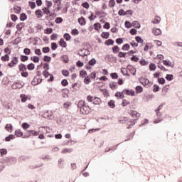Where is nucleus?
Segmentation results:
<instances>
[{
    "label": "nucleus",
    "instance_id": "f257e3e1",
    "mask_svg": "<svg viewBox=\"0 0 182 182\" xmlns=\"http://www.w3.org/2000/svg\"><path fill=\"white\" fill-rule=\"evenodd\" d=\"M87 101L93 103V105H102V100L97 97H93L92 95H88L87 97Z\"/></svg>",
    "mask_w": 182,
    "mask_h": 182
},
{
    "label": "nucleus",
    "instance_id": "f03ea898",
    "mask_svg": "<svg viewBox=\"0 0 182 182\" xmlns=\"http://www.w3.org/2000/svg\"><path fill=\"white\" fill-rule=\"evenodd\" d=\"M139 82L141 85H143V86H145V87H150L153 85V83H151L149 79L144 77H141L139 79Z\"/></svg>",
    "mask_w": 182,
    "mask_h": 182
},
{
    "label": "nucleus",
    "instance_id": "7ed1b4c3",
    "mask_svg": "<svg viewBox=\"0 0 182 182\" xmlns=\"http://www.w3.org/2000/svg\"><path fill=\"white\" fill-rule=\"evenodd\" d=\"M129 114H130L133 119H135V120H139V117H140L141 114L136 110L131 109L129 112Z\"/></svg>",
    "mask_w": 182,
    "mask_h": 182
},
{
    "label": "nucleus",
    "instance_id": "20e7f679",
    "mask_svg": "<svg viewBox=\"0 0 182 182\" xmlns=\"http://www.w3.org/2000/svg\"><path fill=\"white\" fill-rule=\"evenodd\" d=\"M80 112L82 113V114H89L90 112H92V109L89 105H84L81 109Z\"/></svg>",
    "mask_w": 182,
    "mask_h": 182
},
{
    "label": "nucleus",
    "instance_id": "39448f33",
    "mask_svg": "<svg viewBox=\"0 0 182 182\" xmlns=\"http://www.w3.org/2000/svg\"><path fill=\"white\" fill-rule=\"evenodd\" d=\"M27 132L29 134L28 135H24V136H23V139H29L31 136H39V132L35 130H28Z\"/></svg>",
    "mask_w": 182,
    "mask_h": 182
},
{
    "label": "nucleus",
    "instance_id": "423d86ee",
    "mask_svg": "<svg viewBox=\"0 0 182 182\" xmlns=\"http://www.w3.org/2000/svg\"><path fill=\"white\" fill-rule=\"evenodd\" d=\"M78 55L79 56H87V55H90V52H89V50H87L85 48H82L78 50Z\"/></svg>",
    "mask_w": 182,
    "mask_h": 182
},
{
    "label": "nucleus",
    "instance_id": "0eeeda50",
    "mask_svg": "<svg viewBox=\"0 0 182 182\" xmlns=\"http://www.w3.org/2000/svg\"><path fill=\"white\" fill-rule=\"evenodd\" d=\"M18 62H19L18 57H14L11 62L8 63V66H9V68H14L16 65H18Z\"/></svg>",
    "mask_w": 182,
    "mask_h": 182
},
{
    "label": "nucleus",
    "instance_id": "6e6552de",
    "mask_svg": "<svg viewBox=\"0 0 182 182\" xmlns=\"http://www.w3.org/2000/svg\"><path fill=\"white\" fill-rule=\"evenodd\" d=\"M20 98L22 103H25L26 100H31L32 99V97L31 95H26L25 94H21L20 95Z\"/></svg>",
    "mask_w": 182,
    "mask_h": 182
},
{
    "label": "nucleus",
    "instance_id": "1a4fd4ad",
    "mask_svg": "<svg viewBox=\"0 0 182 182\" xmlns=\"http://www.w3.org/2000/svg\"><path fill=\"white\" fill-rule=\"evenodd\" d=\"M127 70H128V73L133 75V76L136 75V68H134V67H133L132 65H128Z\"/></svg>",
    "mask_w": 182,
    "mask_h": 182
},
{
    "label": "nucleus",
    "instance_id": "9d476101",
    "mask_svg": "<svg viewBox=\"0 0 182 182\" xmlns=\"http://www.w3.org/2000/svg\"><path fill=\"white\" fill-rule=\"evenodd\" d=\"M12 89H22L23 87V85L21 82H14L11 85Z\"/></svg>",
    "mask_w": 182,
    "mask_h": 182
},
{
    "label": "nucleus",
    "instance_id": "9b49d317",
    "mask_svg": "<svg viewBox=\"0 0 182 182\" xmlns=\"http://www.w3.org/2000/svg\"><path fill=\"white\" fill-rule=\"evenodd\" d=\"M123 93H125L127 96H134V91L132 90L125 89L123 90Z\"/></svg>",
    "mask_w": 182,
    "mask_h": 182
},
{
    "label": "nucleus",
    "instance_id": "f8f14e48",
    "mask_svg": "<svg viewBox=\"0 0 182 182\" xmlns=\"http://www.w3.org/2000/svg\"><path fill=\"white\" fill-rule=\"evenodd\" d=\"M35 15L37 16V18H42L43 16V13L42 12V10L38 9L35 11Z\"/></svg>",
    "mask_w": 182,
    "mask_h": 182
},
{
    "label": "nucleus",
    "instance_id": "ddd939ff",
    "mask_svg": "<svg viewBox=\"0 0 182 182\" xmlns=\"http://www.w3.org/2000/svg\"><path fill=\"white\" fill-rule=\"evenodd\" d=\"M154 35L156 36H159V35H161V30L160 28H154L152 31Z\"/></svg>",
    "mask_w": 182,
    "mask_h": 182
},
{
    "label": "nucleus",
    "instance_id": "4468645a",
    "mask_svg": "<svg viewBox=\"0 0 182 182\" xmlns=\"http://www.w3.org/2000/svg\"><path fill=\"white\" fill-rule=\"evenodd\" d=\"M18 69H19L20 72H25L27 70L26 65L25 64L21 63L18 65Z\"/></svg>",
    "mask_w": 182,
    "mask_h": 182
},
{
    "label": "nucleus",
    "instance_id": "2eb2a0df",
    "mask_svg": "<svg viewBox=\"0 0 182 182\" xmlns=\"http://www.w3.org/2000/svg\"><path fill=\"white\" fill-rule=\"evenodd\" d=\"M44 15H50V9H49L48 7H44L42 9Z\"/></svg>",
    "mask_w": 182,
    "mask_h": 182
},
{
    "label": "nucleus",
    "instance_id": "dca6fc26",
    "mask_svg": "<svg viewBox=\"0 0 182 182\" xmlns=\"http://www.w3.org/2000/svg\"><path fill=\"white\" fill-rule=\"evenodd\" d=\"M123 91L122 92H117L115 94V97H117L118 99H123L124 97V95H123Z\"/></svg>",
    "mask_w": 182,
    "mask_h": 182
},
{
    "label": "nucleus",
    "instance_id": "f3484780",
    "mask_svg": "<svg viewBox=\"0 0 182 182\" xmlns=\"http://www.w3.org/2000/svg\"><path fill=\"white\" fill-rule=\"evenodd\" d=\"M15 136H16V137H22L23 136V132H22L21 129H17L15 131Z\"/></svg>",
    "mask_w": 182,
    "mask_h": 182
},
{
    "label": "nucleus",
    "instance_id": "a211bd4d",
    "mask_svg": "<svg viewBox=\"0 0 182 182\" xmlns=\"http://www.w3.org/2000/svg\"><path fill=\"white\" fill-rule=\"evenodd\" d=\"M84 106H86V102L84 100H80L77 103V107L82 109Z\"/></svg>",
    "mask_w": 182,
    "mask_h": 182
},
{
    "label": "nucleus",
    "instance_id": "6ab92c4d",
    "mask_svg": "<svg viewBox=\"0 0 182 182\" xmlns=\"http://www.w3.org/2000/svg\"><path fill=\"white\" fill-rule=\"evenodd\" d=\"M59 45L60 46H61L62 48H66L67 45H66V41H65V39L61 38L59 41Z\"/></svg>",
    "mask_w": 182,
    "mask_h": 182
},
{
    "label": "nucleus",
    "instance_id": "aec40b11",
    "mask_svg": "<svg viewBox=\"0 0 182 182\" xmlns=\"http://www.w3.org/2000/svg\"><path fill=\"white\" fill-rule=\"evenodd\" d=\"M23 28H25V23H19L16 25V28L20 31H22Z\"/></svg>",
    "mask_w": 182,
    "mask_h": 182
},
{
    "label": "nucleus",
    "instance_id": "412c9836",
    "mask_svg": "<svg viewBox=\"0 0 182 182\" xmlns=\"http://www.w3.org/2000/svg\"><path fill=\"white\" fill-rule=\"evenodd\" d=\"M1 60H2V62H9V55L6 54L5 55L1 56Z\"/></svg>",
    "mask_w": 182,
    "mask_h": 182
},
{
    "label": "nucleus",
    "instance_id": "4be33fe9",
    "mask_svg": "<svg viewBox=\"0 0 182 182\" xmlns=\"http://www.w3.org/2000/svg\"><path fill=\"white\" fill-rule=\"evenodd\" d=\"M78 23H80V25H86V21L84 18V17H81L78 18Z\"/></svg>",
    "mask_w": 182,
    "mask_h": 182
},
{
    "label": "nucleus",
    "instance_id": "5701e85b",
    "mask_svg": "<svg viewBox=\"0 0 182 182\" xmlns=\"http://www.w3.org/2000/svg\"><path fill=\"white\" fill-rule=\"evenodd\" d=\"M53 32V29H52V28H48L44 30V33H46V35H50V33H52Z\"/></svg>",
    "mask_w": 182,
    "mask_h": 182
},
{
    "label": "nucleus",
    "instance_id": "b1692460",
    "mask_svg": "<svg viewBox=\"0 0 182 182\" xmlns=\"http://www.w3.org/2000/svg\"><path fill=\"white\" fill-rule=\"evenodd\" d=\"M121 72H122V73L124 76H126V75H127L128 76H130V75L129 74V70H127V68L126 69V68H122L121 69Z\"/></svg>",
    "mask_w": 182,
    "mask_h": 182
},
{
    "label": "nucleus",
    "instance_id": "393cba45",
    "mask_svg": "<svg viewBox=\"0 0 182 182\" xmlns=\"http://www.w3.org/2000/svg\"><path fill=\"white\" fill-rule=\"evenodd\" d=\"M118 15H119V16H126V15H127V12L124 9H120L118 12Z\"/></svg>",
    "mask_w": 182,
    "mask_h": 182
},
{
    "label": "nucleus",
    "instance_id": "a878e982",
    "mask_svg": "<svg viewBox=\"0 0 182 182\" xmlns=\"http://www.w3.org/2000/svg\"><path fill=\"white\" fill-rule=\"evenodd\" d=\"M21 127L22 129H23V130H27V129H29V127H31V125L26 122H24L22 124Z\"/></svg>",
    "mask_w": 182,
    "mask_h": 182
},
{
    "label": "nucleus",
    "instance_id": "bb28decb",
    "mask_svg": "<svg viewBox=\"0 0 182 182\" xmlns=\"http://www.w3.org/2000/svg\"><path fill=\"white\" fill-rule=\"evenodd\" d=\"M156 69H157V66L154 63H151L149 65V70L151 71H154V70H156Z\"/></svg>",
    "mask_w": 182,
    "mask_h": 182
},
{
    "label": "nucleus",
    "instance_id": "cd10ccee",
    "mask_svg": "<svg viewBox=\"0 0 182 182\" xmlns=\"http://www.w3.org/2000/svg\"><path fill=\"white\" fill-rule=\"evenodd\" d=\"M101 36L105 39H108L109 36H110V33L109 32H103Z\"/></svg>",
    "mask_w": 182,
    "mask_h": 182
},
{
    "label": "nucleus",
    "instance_id": "c85d7f7f",
    "mask_svg": "<svg viewBox=\"0 0 182 182\" xmlns=\"http://www.w3.org/2000/svg\"><path fill=\"white\" fill-rule=\"evenodd\" d=\"M28 6L31 9H35V8H36V3H35L34 1H29Z\"/></svg>",
    "mask_w": 182,
    "mask_h": 182
},
{
    "label": "nucleus",
    "instance_id": "c756f323",
    "mask_svg": "<svg viewBox=\"0 0 182 182\" xmlns=\"http://www.w3.org/2000/svg\"><path fill=\"white\" fill-rule=\"evenodd\" d=\"M12 129H13V127H12V124H7L5 127V129L7 132H12Z\"/></svg>",
    "mask_w": 182,
    "mask_h": 182
},
{
    "label": "nucleus",
    "instance_id": "7c9ffc66",
    "mask_svg": "<svg viewBox=\"0 0 182 182\" xmlns=\"http://www.w3.org/2000/svg\"><path fill=\"white\" fill-rule=\"evenodd\" d=\"M109 87L112 89V90H114V89L117 88V83L116 82H112L109 84Z\"/></svg>",
    "mask_w": 182,
    "mask_h": 182
},
{
    "label": "nucleus",
    "instance_id": "2f4dec72",
    "mask_svg": "<svg viewBox=\"0 0 182 182\" xmlns=\"http://www.w3.org/2000/svg\"><path fill=\"white\" fill-rule=\"evenodd\" d=\"M102 25H100V23H96L94 24V28L95 29V31H100Z\"/></svg>",
    "mask_w": 182,
    "mask_h": 182
},
{
    "label": "nucleus",
    "instance_id": "473e14b6",
    "mask_svg": "<svg viewBox=\"0 0 182 182\" xmlns=\"http://www.w3.org/2000/svg\"><path fill=\"white\" fill-rule=\"evenodd\" d=\"M97 62V61H96V59L92 58V60H90L89 61L88 63H89L90 66H95V65H96Z\"/></svg>",
    "mask_w": 182,
    "mask_h": 182
},
{
    "label": "nucleus",
    "instance_id": "72a5a7b5",
    "mask_svg": "<svg viewBox=\"0 0 182 182\" xmlns=\"http://www.w3.org/2000/svg\"><path fill=\"white\" fill-rule=\"evenodd\" d=\"M114 5H116V1L114 0H109V8H114Z\"/></svg>",
    "mask_w": 182,
    "mask_h": 182
},
{
    "label": "nucleus",
    "instance_id": "f704fd0d",
    "mask_svg": "<svg viewBox=\"0 0 182 182\" xmlns=\"http://www.w3.org/2000/svg\"><path fill=\"white\" fill-rule=\"evenodd\" d=\"M27 69L28 70H33V69H35V64L33 63H30L27 65Z\"/></svg>",
    "mask_w": 182,
    "mask_h": 182
},
{
    "label": "nucleus",
    "instance_id": "c9c22d12",
    "mask_svg": "<svg viewBox=\"0 0 182 182\" xmlns=\"http://www.w3.org/2000/svg\"><path fill=\"white\" fill-rule=\"evenodd\" d=\"M161 21V18L159 16H156L154 20L152 21V23H160V21Z\"/></svg>",
    "mask_w": 182,
    "mask_h": 182
},
{
    "label": "nucleus",
    "instance_id": "e433bc0d",
    "mask_svg": "<svg viewBox=\"0 0 182 182\" xmlns=\"http://www.w3.org/2000/svg\"><path fill=\"white\" fill-rule=\"evenodd\" d=\"M31 60H32L33 62H34V63H38L39 62V58L38 56H33L31 58Z\"/></svg>",
    "mask_w": 182,
    "mask_h": 182
},
{
    "label": "nucleus",
    "instance_id": "4c0bfd02",
    "mask_svg": "<svg viewBox=\"0 0 182 182\" xmlns=\"http://www.w3.org/2000/svg\"><path fill=\"white\" fill-rule=\"evenodd\" d=\"M13 139H15V136L10 134L9 136H6L5 138L6 141H11V140H13Z\"/></svg>",
    "mask_w": 182,
    "mask_h": 182
},
{
    "label": "nucleus",
    "instance_id": "58836bf2",
    "mask_svg": "<svg viewBox=\"0 0 182 182\" xmlns=\"http://www.w3.org/2000/svg\"><path fill=\"white\" fill-rule=\"evenodd\" d=\"M128 105H130V101L127 100H123L122 102V106L125 107L127 106Z\"/></svg>",
    "mask_w": 182,
    "mask_h": 182
},
{
    "label": "nucleus",
    "instance_id": "ea45409f",
    "mask_svg": "<svg viewBox=\"0 0 182 182\" xmlns=\"http://www.w3.org/2000/svg\"><path fill=\"white\" fill-rule=\"evenodd\" d=\"M139 63L141 66H147L149 65V62L146 61V60H141Z\"/></svg>",
    "mask_w": 182,
    "mask_h": 182
},
{
    "label": "nucleus",
    "instance_id": "a19ab883",
    "mask_svg": "<svg viewBox=\"0 0 182 182\" xmlns=\"http://www.w3.org/2000/svg\"><path fill=\"white\" fill-rule=\"evenodd\" d=\"M119 50H120V48H119V46H115L112 48L113 53H118Z\"/></svg>",
    "mask_w": 182,
    "mask_h": 182
},
{
    "label": "nucleus",
    "instance_id": "79ce46f5",
    "mask_svg": "<svg viewBox=\"0 0 182 182\" xmlns=\"http://www.w3.org/2000/svg\"><path fill=\"white\" fill-rule=\"evenodd\" d=\"M135 89L136 93H141L143 92V87L141 86H136Z\"/></svg>",
    "mask_w": 182,
    "mask_h": 182
},
{
    "label": "nucleus",
    "instance_id": "37998d69",
    "mask_svg": "<svg viewBox=\"0 0 182 182\" xmlns=\"http://www.w3.org/2000/svg\"><path fill=\"white\" fill-rule=\"evenodd\" d=\"M158 82L160 85H164L166 83V80L163 77L158 78Z\"/></svg>",
    "mask_w": 182,
    "mask_h": 182
},
{
    "label": "nucleus",
    "instance_id": "c03bdc74",
    "mask_svg": "<svg viewBox=\"0 0 182 182\" xmlns=\"http://www.w3.org/2000/svg\"><path fill=\"white\" fill-rule=\"evenodd\" d=\"M29 59V57L26 56V55H21V62H26V60H28Z\"/></svg>",
    "mask_w": 182,
    "mask_h": 182
},
{
    "label": "nucleus",
    "instance_id": "a18cd8bd",
    "mask_svg": "<svg viewBox=\"0 0 182 182\" xmlns=\"http://www.w3.org/2000/svg\"><path fill=\"white\" fill-rule=\"evenodd\" d=\"M87 75V73L85 70H82L80 72V77H85Z\"/></svg>",
    "mask_w": 182,
    "mask_h": 182
},
{
    "label": "nucleus",
    "instance_id": "49530a36",
    "mask_svg": "<svg viewBox=\"0 0 182 182\" xmlns=\"http://www.w3.org/2000/svg\"><path fill=\"white\" fill-rule=\"evenodd\" d=\"M62 92H63V97H65L66 96H68V93H69V90L68 89H63L62 90Z\"/></svg>",
    "mask_w": 182,
    "mask_h": 182
},
{
    "label": "nucleus",
    "instance_id": "de8ad7c7",
    "mask_svg": "<svg viewBox=\"0 0 182 182\" xmlns=\"http://www.w3.org/2000/svg\"><path fill=\"white\" fill-rule=\"evenodd\" d=\"M23 53H24L25 55H31V49H29V48H24V49H23Z\"/></svg>",
    "mask_w": 182,
    "mask_h": 182
},
{
    "label": "nucleus",
    "instance_id": "09e8293b",
    "mask_svg": "<svg viewBox=\"0 0 182 182\" xmlns=\"http://www.w3.org/2000/svg\"><path fill=\"white\" fill-rule=\"evenodd\" d=\"M84 83H85V85H89V83H90V76H87L84 79Z\"/></svg>",
    "mask_w": 182,
    "mask_h": 182
},
{
    "label": "nucleus",
    "instance_id": "8fccbe9b",
    "mask_svg": "<svg viewBox=\"0 0 182 182\" xmlns=\"http://www.w3.org/2000/svg\"><path fill=\"white\" fill-rule=\"evenodd\" d=\"M82 6H83V8H85V9H89V8H90V5L87 2L82 3Z\"/></svg>",
    "mask_w": 182,
    "mask_h": 182
},
{
    "label": "nucleus",
    "instance_id": "3c124183",
    "mask_svg": "<svg viewBox=\"0 0 182 182\" xmlns=\"http://www.w3.org/2000/svg\"><path fill=\"white\" fill-rule=\"evenodd\" d=\"M21 11V7L16 6V7H14V12L15 14H20Z\"/></svg>",
    "mask_w": 182,
    "mask_h": 182
},
{
    "label": "nucleus",
    "instance_id": "603ef678",
    "mask_svg": "<svg viewBox=\"0 0 182 182\" xmlns=\"http://www.w3.org/2000/svg\"><path fill=\"white\" fill-rule=\"evenodd\" d=\"M132 26H134V28H140V23H139V22L137 21H134L132 23Z\"/></svg>",
    "mask_w": 182,
    "mask_h": 182
},
{
    "label": "nucleus",
    "instance_id": "864d4df0",
    "mask_svg": "<svg viewBox=\"0 0 182 182\" xmlns=\"http://www.w3.org/2000/svg\"><path fill=\"white\" fill-rule=\"evenodd\" d=\"M46 8L50 9V7L53 5L52 1L46 0Z\"/></svg>",
    "mask_w": 182,
    "mask_h": 182
},
{
    "label": "nucleus",
    "instance_id": "5fc2aeb1",
    "mask_svg": "<svg viewBox=\"0 0 182 182\" xmlns=\"http://www.w3.org/2000/svg\"><path fill=\"white\" fill-rule=\"evenodd\" d=\"M130 49V45L125 44L122 46V50H129Z\"/></svg>",
    "mask_w": 182,
    "mask_h": 182
},
{
    "label": "nucleus",
    "instance_id": "6e6d98bb",
    "mask_svg": "<svg viewBox=\"0 0 182 182\" xmlns=\"http://www.w3.org/2000/svg\"><path fill=\"white\" fill-rule=\"evenodd\" d=\"M62 86H68L69 85V82H68V80L64 79L61 81Z\"/></svg>",
    "mask_w": 182,
    "mask_h": 182
},
{
    "label": "nucleus",
    "instance_id": "4d7b16f0",
    "mask_svg": "<svg viewBox=\"0 0 182 182\" xmlns=\"http://www.w3.org/2000/svg\"><path fill=\"white\" fill-rule=\"evenodd\" d=\"M64 38H65V41H70V39H72V37L70 36V35L69 33L64 34Z\"/></svg>",
    "mask_w": 182,
    "mask_h": 182
},
{
    "label": "nucleus",
    "instance_id": "13d9d810",
    "mask_svg": "<svg viewBox=\"0 0 182 182\" xmlns=\"http://www.w3.org/2000/svg\"><path fill=\"white\" fill-rule=\"evenodd\" d=\"M110 76L112 79H118L119 78V75L116 73H111Z\"/></svg>",
    "mask_w": 182,
    "mask_h": 182
},
{
    "label": "nucleus",
    "instance_id": "bf43d9fd",
    "mask_svg": "<svg viewBox=\"0 0 182 182\" xmlns=\"http://www.w3.org/2000/svg\"><path fill=\"white\" fill-rule=\"evenodd\" d=\"M72 35L76 36V35H79V31L77 29H73L71 31Z\"/></svg>",
    "mask_w": 182,
    "mask_h": 182
},
{
    "label": "nucleus",
    "instance_id": "052dcab7",
    "mask_svg": "<svg viewBox=\"0 0 182 182\" xmlns=\"http://www.w3.org/2000/svg\"><path fill=\"white\" fill-rule=\"evenodd\" d=\"M21 75L23 77H28V76H29V74L27 71H22Z\"/></svg>",
    "mask_w": 182,
    "mask_h": 182
},
{
    "label": "nucleus",
    "instance_id": "680f3d73",
    "mask_svg": "<svg viewBox=\"0 0 182 182\" xmlns=\"http://www.w3.org/2000/svg\"><path fill=\"white\" fill-rule=\"evenodd\" d=\"M113 43H114V41L112 39H109L105 42V45H113Z\"/></svg>",
    "mask_w": 182,
    "mask_h": 182
},
{
    "label": "nucleus",
    "instance_id": "e2e57ef3",
    "mask_svg": "<svg viewBox=\"0 0 182 182\" xmlns=\"http://www.w3.org/2000/svg\"><path fill=\"white\" fill-rule=\"evenodd\" d=\"M26 18H27L26 14L23 13L20 16V21H25Z\"/></svg>",
    "mask_w": 182,
    "mask_h": 182
},
{
    "label": "nucleus",
    "instance_id": "0e129e2a",
    "mask_svg": "<svg viewBox=\"0 0 182 182\" xmlns=\"http://www.w3.org/2000/svg\"><path fill=\"white\" fill-rule=\"evenodd\" d=\"M43 60L44 62H50V60H52V58H50V56L46 55L44 56Z\"/></svg>",
    "mask_w": 182,
    "mask_h": 182
},
{
    "label": "nucleus",
    "instance_id": "69168bd1",
    "mask_svg": "<svg viewBox=\"0 0 182 182\" xmlns=\"http://www.w3.org/2000/svg\"><path fill=\"white\" fill-rule=\"evenodd\" d=\"M43 75L44 77H49V76H50L49 71H46V70H44L43 72Z\"/></svg>",
    "mask_w": 182,
    "mask_h": 182
},
{
    "label": "nucleus",
    "instance_id": "338daca9",
    "mask_svg": "<svg viewBox=\"0 0 182 182\" xmlns=\"http://www.w3.org/2000/svg\"><path fill=\"white\" fill-rule=\"evenodd\" d=\"M108 106L111 107L112 109H114V102L113 100H111L110 102H108Z\"/></svg>",
    "mask_w": 182,
    "mask_h": 182
},
{
    "label": "nucleus",
    "instance_id": "774afa93",
    "mask_svg": "<svg viewBox=\"0 0 182 182\" xmlns=\"http://www.w3.org/2000/svg\"><path fill=\"white\" fill-rule=\"evenodd\" d=\"M132 26H133V24H132V23H130L129 21H125V27L129 28H132Z\"/></svg>",
    "mask_w": 182,
    "mask_h": 182
}]
</instances>
